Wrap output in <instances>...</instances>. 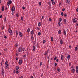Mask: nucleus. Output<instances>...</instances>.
<instances>
[{
  "label": "nucleus",
  "mask_w": 78,
  "mask_h": 78,
  "mask_svg": "<svg viewBox=\"0 0 78 78\" xmlns=\"http://www.w3.org/2000/svg\"><path fill=\"white\" fill-rule=\"evenodd\" d=\"M19 34L20 37H22V36H23V35L22 34V32H20Z\"/></svg>",
  "instance_id": "obj_11"
},
{
  "label": "nucleus",
  "mask_w": 78,
  "mask_h": 78,
  "mask_svg": "<svg viewBox=\"0 0 78 78\" xmlns=\"http://www.w3.org/2000/svg\"><path fill=\"white\" fill-rule=\"evenodd\" d=\"M64 17H67V14L65 13L64 14Z\"/></svg>",
  "instance_id": "obj_28"
},
{
  "label": "nucleus",
  "mask_w": 78,
  "mask_h": 78,
  "mask_svg": "<svg viewBox=\"0 0 78 78\" xmlns=\"http://www.w3.org/2000/svg\"><path fill=\"white\" fill-rule=\"evenodd\" d=\"M8 61L6 60L5 62V65L8 64Z\"/></svg>",
  "instance_id": "obj_49"
},
{
  "label": "nucleus",
  "mask_w": 78,
  "mask_h": 78,
  "mask_svg": "<svg viewBox=\"0 0 78 78\" xmlns=\"http://www.w3.org/2000/svg\"><path fill=\"white\" fill-rule=\"evenodd\" d=\"M16 17H18L19 16V13H17L16 14Z\"/></svg>",
  "instance_id": "obj_45"
},
{
  "label": "nucleus",
  "mask_w": 78,
  "mask_h": 78,
  "mask_svg": "<svg viewBox=\"0 0 78 78\" xmlns=\"http://www.w3.org/2000/svg\"><path fill=\"white\" fill-rule=\"evenodd\" d=\"M76 71L77 73H78V66H76Z\"/></svg>",
  "instance_id": "obj_9"
},
{
  "label": "nucleus",
  "mask_w": 78,
  "mask_h": 78,
  "mask_svg": "<svg viewBox=\"0 0 78 78\" xmlns=\"http://www.w3.org/2000/svg\"><path fill=\"white\" fill-rule=\"evenodd\" d=\"M2 15H0V18H2Z\"/></svg>",
  "instance_id": "obj_63"
},
{
  "label": "nucleus",
  "mask_w": 78,
  "mask_h": 78,
  "mask_svg": "<svg viewBox=\"0 0 78 78\" xmlns=\"http://www.w3.org/2000/svg\"><path fill=\"white\" fill-rule=\"evenodd\" d=\"M52 4L53 5H55V2L54 1L53 2H52Z\"/></svg>",
  "instance_id": "obj_39"
},
{
  "label": "nucleus",
  "mask_w": 78,
  "mask_h": 78,
  "mask_svg": "<svg viewBox=\"0 0 78 78\" xmlns=\"http://www.w3.org/2000/svg\"><path fill=\"white\" fill-rule=\"evenodd\" d=\"M77 20H78L77 18H75L73 19V22L74 23H76V22H77Z\"/></svg>",
  "instance_id": "obj_4"
},
{
  "label": "nucleus",
  "mask_w": 78,
  "mask_h": 78,
  "mask_svg": "<svg viewBox=\"0 0 78 78\" xmlns=\"http://www.w3.org/2000/svg\"><path fill=\"white\" fill-rule=\"evenodd\" d=\"M54 65L55 66H57V63H55Z\"/></svg>",
  "instance_id": "obj_54"
},
{
  "label": "nucleus",
  "mask_w": 78,
  "mask_h": 78,
  "mask_svg": "<svg viewBox=\"0 0 78 78\" xmlns=\"http://www.w3.org/2000/svg\"><path fill=\"white\" fill-rule=\"evenodd\" d=\"M47 51H45V52L44 55V56H46V55H47Z\"/></svg>",
  "instance_id": "obj_37"
},
{
  "label": "nucleus",
  "mask_w": 78,
  "mask_h": 78,
  "mask_svg": "<svg viewBox=\"0 0 78 78\" xmlns=\"http://www.w3.org/2000/svg\"><path fill=\"white\" fill-rule=\"evenodd\" d=\"M66 21H67V20L66 19H64L63 20V22L64 23L66 24V23H67V22H66Z\"/></svg>",
  "instance_id": "obj_17"
},
{
  "label": "nucleus",
  "mask_w": 78,
  "mask_h": 78,
  "mask_svg": "<svg viewBox=\"0 0 78 78\" xmlns=\"http://www.w3.org/2000/svg\"><path fill=\"white\" fill-rule=\"evenodd\" d=\"M47 58H48V62H49V61H50V57H49V56H48H48Z\"/></svg>",
  "instance_id": "obj_19"
},
{
  "label": "nucleus",
  "mask_w": 78,
  "mask_h": 78,
  "mask_svg": "<svg viewBox=\"0 0 78 78\" xmlns=\"http://www.w3.org/2000/svg\"><path fill=\"white\" fill-rule=\"evenodd\" d=\"M63 33L64 35H66V31L64 30V31Z\"/></svg>",
  "instance_id": "obj_31"
},
{
  "label": "nucleus",
  "mask_w": 78,
  "mask_h": 78,
  "mask_svg": "<svg viewBox=\"0 0 78 78\" xmlns=\"http://www.w3.org/2000/svg\"><path fill=\"white\" fill-rule=\"evenodd\" d=\"M38 45H39V44L37 43V47H38Z\"/></svg>",
  "instance_id": "obj_57"
},
{
  "label": "nucleus",
  "mask_w": 78,
  "mask_h": 78,
  "mask_svg": "<svg viewBox=\"0 0 78 78\" xmlns=\"http://www.w3.org/2000/svg\"><path fill=\"white\" fill-rule=\"evenodd\" d=\"M12 3V1L10 0L9 1L7 2V5L8 6H9V5H11Z\"/></svg>",
  "instance_id": "obj_1"
},
{
  "label": "nucleus",
  "mask_w": 78,
  "mask_h": 78,
  "mask_svg": "<svg viewBox=\"0 0 78 78\" xmlns=\"http://www.w3.org/2000/svg\"><path fill=\"white\" fill-rule=\"evenodd\" d=\"M76 11H77V12H78V8H77V9H76Z\"/></svg>",
  "instance_id": "obj_61"
},
{
  "label": "nucleus",
  "mask_w": 78,
  "mask_h": 78,
  "mask_svg": "<svg viewBox=\"0 0 78 78\" xmlns=\"http://www.w3.org/2000/svg\"><path fill=\"white\" fill-rule=\"evenodd\" d=\"M25 51V48H22V51Z\"/></svg>",
  "instance_id": "obj_55"
},
{
  "label": "nucleus",
  "mask_w": 78,
  "mask_h": 78,
  "mask_svg": "<svg viewBox=\"0 0 78 78\" xmlns=\"http://www.w3.org/2000/svg\"><path fill=\"white\" fill-rule=\"evenodd\" d=\"M38 25L39 27H41V22H39L38 23Z\"/></svg>",
  "instance_id": "obj_29"
},
{
  "label": "nucleus",
  "mask_w": 78,
  "mask_h": 78,
  "mask_svg": "<svg viewBox=\"0 0 78 78\" xmlns=\"http://www.w3.org/2000/svg\"><path fill=\"white\" fill-rule=\"evenodd\" d=\"M63 57H64V56H63V55H61V59L62 60V61H63Z\"/></svg>",
  "instance_id": "obj_16"
},
{
  "label": "nucleus",
  "mask_w": 78,
  "mask_h": 78,
  "mask_svg": "<svg viewBox=\"0 0 78 78\" xmlns=\"http://www.w3.org/2000/svg\"><path fill=\"white\" fill-rule=\"evenodd\" d=\"M4 37L5 38V39H7V37H6V36L4 35Z\"/></svg>",
  "instance_id": "obj_42"
},
{
  "label": "nucleus",
  "mask_w": 78,
  "mask_h": 78,
  "mask_svg": "<svg viewBox=\"0 0 78 78\" xmlns=\"http://www.w3.org/2000/svg\"><path fill=\"white\" fill-rule=\"evenodd\" d=\"M62 11H65V8H63L62 9Z\"/></svg>",
  "instance_id": "obj_59"
},
{
  "label": "nucleus",
  "mask_w": 78,
  "mask_h": 78,
  "mask_svg": "<svg viewBox=\"0 0 78 78\" xmlns=\"http://www.w3.org/2000/svg\"><path fill=\"white\" fill-rule=\"evenodd\" d=\"M36 47H35V46H33V50L34 51H35L36 50Z\"/></svg>",
  "instance_id": "obj_6"
},
{
  "label": "nucleus",
  "mask_w": 78,
  "mask_h": 78,
  "mask_svg": "<svg viewBox=\"0 0 78 78\" xmlns=\"http://www.w3.org/2000/svg\"><path fill=\"white\" fill-rule=\"evenodd\" d=\"M31 34H34V31L33 30H32L31 31Z\"/></svg>",
  "instance_id": "obj_27"
},
{
  "label": "nucleus",
  "mask_w": 78,
  "mask_h": 78,
  "mask_svg": "<svg viewBox=\"0 0 78 78\" xmlns=\"http://www.w3.org/2000/svg\"><path fill=\"white\" fill-rule=\"evenodd\" d=\"M27 31L28 33H30V28H28L27 30Z\"/></svg>",
  "instance_id": "obj_23"
},
{
  "label": "nucleus",
  "mask_w": 78,
  "mask_h": 78,
  "mask_svg": "<svg viewBox=\"0 0 78 78\" xmlns=\"http://www.w3.org/2000/svg\"><path fill=\"white\" fill-rule=\"evenodd\" d=\"M49 21H52V19H51V18H50L49 19Z\"/></svg>",
  "instance_id": "obj_41"
},
{
  "label": "nucleus",
  "mask_w": 78,
  "mask_h": 78,
  "mask_svg": "<svg viewBox=\"0 0 78 78\" xmlns=\"http://www.w3.org/2000/svg\"><path fill=\"white\" fill-rule=\"evenodd\" d=\"M38 36H40L41 35V32H38Z\"/></svg>",
  "instance_id": "obj_47"
},
{
  "label": "nucleus",
  "mask_w": 78,
  "mask_h": 78,
  "mask_svg": "<svg viewBox=\"0 0 78 78\" xmlns=\"http://www.w3.org/2000/svg\"><path fill=\"white\" fill-rule=\"evenodd\" d=\"M14 12L13 11H12V15H14Z\"/></svg>",
  "instance_id": "obj_52"
},
{
  "label": "nucleus",
  "mask_w": 78,
  "mask_h": 78,
  "mask_svg": "<svg viewBox=\"0 0 78 78\" xmlns=\"http://www.w3.org/2000/svg\"><path fill=\"white\" fill-rule=\"evenodd\" d=\"M1 74L2 75L4 74V69H3V68H2V69Z\"/></svg>",
  "instance_id": "obj_5"
},
{
  "label": "nucleus",
  "mask_w": 78,
  "mask_h": 78,
  "mask_svg": "<svg viewBox=\"0 0 78 78\" xmlns=\"http://www.w3.org/2000/svg\"><path fill=\"white\" fill-rule=\"evenodd\" d=\"M42 62H41L40 63V66H42Z\"/></svg>",
  "instance_id": "obj_56"
},
{
  "label": "nucleus",
  "mask_w": 78,
  "mask_h": 78,
  "mask_svg": "<svg viewBox=\"0 0 78 78\" xmlns=\"http://www.w3.org/2000/svg\"><path fill=\"white\" fill-rule=\"evenodd\" d=\"M56 59H57V57L56 56L54 58V61H55Z\"/></svg>",
  "instance_id": "obj_32"
},
{
  "label": "nucleus",
  "mask_w": 78,
  "mask_h": 78,
  "mask_svg": "<svg viewBox=\"0 0 78 78\" xmlns=\"http://www.w3.org/2000/svg\"><path fill=\"white\" fill-rule=\"evenodd\" d=\"M70 55H68L67 56V58L69 60L70 59Z\"/></svg>",
  "instance_id": "obj_18"
},
{
  "label": "nucleus",
  "mask_w": 78,
  "mask_h": 78,
  "mask_svg": "<svg viewBox=\"0 0 78 78\" xmlns=\"http://www.w3.org/2000/svg\"><path fill=\"white\" fill-rule=\"evenodd\" d=\"M21 20L22 21H23V18L22 17H21Z\"/></svg>",
  "instance_id": "obj_44"
},
{
  "label": "nucleus",
  "mask_w": 78,
  "mask_h": 78,
  "mask_svg": "<svg viewBox=\"0 0 78 78\" xmlns=\"http://www.w3.org/2000/svg\"><path fill=\"white\" fill-rule=\"evenodd\" d=\"M61 33V30H59L58 31V34H60Z\"/></svg>",
  "instance_id": "obj_38"
},
{
  "label": "nucleus",
  "mask_w": 78,
  "mask_h": 78,
  "mask_svg": "<svg viewBox=\"0 0 78 78\" xmlns=\"http://www.w3.org/2000/svg\"><path fill=\"white\" fill-rule=\"evenodd\" d=\"M56 62H59V59L57 58L56 60Z\"/></svg>",
  "instance_id": "obj_51"
},
{
  "label": "nucleus",
  "mask_w": 78,
  "mask_h": 78,
  "mask_svg": "<svg viewBox=\"0 0 78 78\" xmlns=\"http://www.w3.org/2000/svg\"><path fill=\"white\" fill-rule=\"evenodd\" d=\"M11 10V11H15V7H14V6H13L12 7Z\"/></svg>",
  "instance_id": "obj_7"
},
{
  "label": "nucleus",
  "mask_w": 78,
  "mask_h": 78,
  "mask_svg": "<svg viewBox=\"0 0 78 78\" xmlns=\"http://www.w3.org/2000/svg\"><path fill=\"white\" fill-rule=\"evenodd\" d=\"M4 9H4V6H2V11H4Z\"/></svg>",
  "instance_id": "obj_24"
},
{
  "label": "nucleus",
  "mask_w": 78,
  "mask_h": 78,
  "mask_svg": "<svg viewBox=\"0 0 78 78\" xmlns=\"http://www.w3.org/2000/svg\"><path fill=\"white\" fill-rule=\"evenodd\" d=\"M46 41L45 40H43V44H45V42Z\"/></svg>",
  "instance_id": "obj_34"
},
{
  "label": "nucleus",
  "mask_w": 78,
  "mask_h": 78,
  "mask_svg": "<svg viewBox=\"0 0 78 78\" xmlns=\"http://www.w3.org/2000/svg\"><path fill=\"white\" fill-rule=\"evenodd\" d=\"M61 15L62 16H64V13H63V12H62L61 13Z\"/></svg>",
  "instance_id": "obj_36"
},
{
  "label": "nucleus",
  "mask_w": 78,
  "mask_h": 78,
  "mask_svg": "<svg viewBox=\"0 0 78 78\" xmlns=\"http://www.w3.org/2000/svg\"><path fill=\"white\" fill-rule=\"evenodd\" d=\"M16 56H18V54H17V53L16 54Z\"/></svg>",
  "instance_id": "obj_62"
},
{
  "label": "nucleus",
  "mask_w": 78,
  "mask_h": 78,
  "mask_svg": "<svg viewBox=\"0 0 78 78\" xmlns=\"http://www.w3.org/2000/svg\"><path fill=\"white\" fill-rule=\"evenodd\" d=\"M26 56H27V55H24L23 57H24V58H26Z\"/></svg>",
  "instance_id": "obj_60"
},
{
  "label": "nucleus",
  "mask_w": 78,
  "mask_h": 78,
  "mask_svg": "<svg viewBox=\"0 0 78 78\" xmlns=\"http://www.w3.org/2000/svg\"><path fill=\"white\" fill-rule=\"evenodd\" d=\"M48 5H49L50 6H51V3H50V1H49L48 2Z\"/></svg>",
  "instance_id": "obj_35"
},
{
  "label": "nucleus",
  "mask_w": 78,
  "mask_h": 78,
  "mask_svg": "<svg viewBox=\"0 0 78 78\" xmlns=\"http://www.w3.org/2000/svg\"><path fill=\"white\" fill-rule=\"evenodd\" d=\"M51 41L52 42L53 41V37H52L51 38Z\"/></svg>",
  "instance_id": "obj_30"
},
{
  "label": "nucleus",
  "mask_w": 78,
  "mask_h": 78,
  "mask_svg": "<svg viewBox=\"0 0 78 78\" xmlns=\"http://www.w3.org/2000/svg\"><path fill=\"white\" fill-rule=\"evenodd\" d=\"M62 21V19H61V18H60L59 20V22H61Z\"/></svg>",
  "instance_id": "obj_26"
},
{
  "label": "nucleus",
  "mask_w": 78,
  "mask_h": 78,
  "mask_svg": "<svg viewBox=\"0 0 78 78\" xmlns=\"http://www.w3.org/2000/svg\"><path fill=\"white\" fill-rule=\"evenodd\" d=\"M6 21V17H5L4 18V22H5Z\"/></svg>",
  "instance_id": "obj_43"
},
{
  "label": "nucleus",
  "mask_w": 78,
  "mask_h": 78,
  "mask_svg": "<svg viewBox=\"0 0 78 78\" xmlns=\"http://www.w3.org/2000/svg\"><path fill=\"white\" fill-rule=\"evenodd\" d=\"M60 42V44L61 45H62V44H63V40H62V39H61Z\"/></svg>",
  "instance_id": "obj_10"
},
{
  "label": "nucleus",
  "mask_w": 78,
  "mask_h": 78,
  "mask_svg": "<svg viewBox=\"0 0 78 78\" xmlns=\"http://www.w3.org/2000/svg\"><path fill=\"white\" fill-rule=\"evenodd\" d=\"M15 47H18V43H16L15 44Z\"/></svg>",
  "instance_id": "obj_33"
},
{
  "label": "nucleus",
  "mask_w": 78,
  "mask_h": 78,
  "mask_svg": "<svg viewBox=\"0 0 78 78\" xmlns=\"http://www.w3.org/2000/svg\"><path fill=\"white\" fill-rule=\"evenodd\" d=\"M16 60H18V58L16 57L15 58Z\"/></svg>",
  "instance_id": "obj_64"
},
{
  "label": "nucleus",
  "mask_w": 78,
  "mask_h": 78,
  "mask_svg": "<svg viewBox=\"0 0 78 78\" xmlns=\"http://www.w3.org/2000/svg\"><path fill=\"white\" fill-rule=\"evenodd\" d=\"M39 6H41V5H42V3H41V2H40L39 3Z\"/></svg>",
  "instance_id": "obj_40"
},
{
  "label": "nucleus",
  "mask_w": 78,
  "mask_h": 78,
  "mask_svg": "<svg viewBox=\"0 0 78 78\" xmlns=\"http://www.w3.org/2000/svg\"><path fill=\"white\" fill-rule=\"evenodd\" d=\"M78 46H76L75 47V51H77V50H78Z\"/></svg>",
  "instance_id": "obj_13"
},
{
  "label": "nucleus",
  "mask_w": 78,
  "mask_h": 78,
  "mask_svg": "<svg viewBox=\"0 0 78 78\" xmlns=\"http://www.w3.org/2000/svg\"><path fill=\"white\" fill-rule=\"evenodd\" d=\"M9 66V64L6 65L5 69H7V68H8Z\"/></svg>",
  "instance_id": "obj_22"
},
{
  "label": "nucleus",
  "mask_w": 78,
  "mask_h": 78,
  "mask_svg": "<svg viewBox=\"0 0 78 78\" xmlns=\"http://www.w3.org/2000/svg\"><path fill=\"white\" fill-rule=\"evenodd\" d=\"M73 65L71 66V69H74V67Z\"/></svg>",
  "instance_id": "obj_50"
},
{
  "label": "nucleus",
  "mask_w": 78,
  "mask_h": 78,
  "mask_svg": "<svg viewBox=\"0 0 78 78\" xmlns=\"http://www.w3.org/2000/svg\"><path fill=\"white\" fill-rule=\"evenodd\" d=\"M71 71L72 72V73H75V69H73L71 70Z\"/></svg>",
  "instance_id": "obj_12"
},
{
  "label": "nucleus",
  "mask_w": 78,
  "mask_h": 78,
  "mask_svg": "<svg viewBox=\"0 0 78 78\" xmlns=\"http://www.w3.org/2000/svg\"><path fill=\"white\" fill-rule=\"evenodd\" d=\"M22 47L21 46H19L18 48V51L19 52H20L21 51H22Z\"/></svg>",
  "instance_id": "obj_2"
},
{
  "label": "nucleus",
  "mask_w": 78,
  "mask_h": 78,
  "mask_svg": "<svg viewBox=\"0 0 78 78\" xmlns=\"http://www.w3.org/2000/svg\"><path fill=\"white\" fill-rule=\"evenodd\" d=\"M18 64H19L20 65H21V64H22V60L21 59L18 62Z\"/></svg>",
  "instance_id": "obj_3"
},
{
  "label": "nucleus",
  "mask_w": 78,
  "mask_h": 78,
  "mask_svg": "<svg viewBox=\"0 0 78 78\" xmlns=\"http://www.w3.org/2000/svg\"><path fill=\"white\" fill-rule=\"evenodd\" d=\"M19 73V71H18V70H17L16 71V74H18V73Z\"/></svg>",
  "instance_id": "obj_25"
},
{
  "label": "nucleus",
  "mask_w": 78,
  "mask_h": 78,
  "mask_svg": "<svg viewBox=\"0 0 78 78\" xmlns=\"http://www.w3.org/2000/svg\"><path fill=\"white\" fill-rule=\"evenodd\" d=\"M1 28L2 30H3L4 29V26L3 25V27H1Z\"/></svg>",
  "instance_id": "obj_46"
},
{
  "label": "nucleus",
  "mask_w": 78,
  "mask_h": 78,
  "mask_svg": "<svg viewBox=\"0 0 78 78\" xmlns=\"http://www.w3.org/2000/svg\"><path fill=\"white\" fill-rule=\"evenodd\" d=\"M62 4V0H61L60 2L59 3V5L60 6Z\"/></svg>",
  "instance_id": "obj_15"
},
{
  "label": "nucleus",
  "mask_w": 78,
  "mask_h": 78,
  "mask_svg": "<svg viewBox=\"0 0 78 78\" xmlns=\"http://www.w3.org/2000/svg\"><path fill=\"white\" fill-rule=\"evenodd\" d=\"M22 8V9H23V10H24V9H25V8L24 7H23Z\"/></svg>",
  "instance_id": "obj_53"
},
{
  "label": "nucleus",
  "mask_w": 78,
  "mask_h": 78,
  "mask_svg": "<svg viewBox=\"0 0 78 78\" xmlns=\"http://www.w3.org/2000/svg\"><path fill=\"white\" fill-rule=\"evenodd\" d=\"M58 25L59 26H61V23L60 22L58 23Z\"/></svg>",
  "instance_id": "obj_48"
},
{
  "label": "nucleus",
  "mask_w": 78,
  "mask_h": 78,
  "mask_svg": "<svg viewBox=\"0 0 78 78\" xmlns=\"http://www.w3.org/2000/svg\"><path fill=\"white\" fill-rule=\"evenodd\" d=\"M8 32L9 33H11V32H12V30H11V29L10 28H9L8 29Z\"/></svg>",
  "instance_id": "obj_8"
},
{
  "label": "nucleus",
  "mask_w": 78,
  "mask_h": 78,
  "mask_svg": "<svg viewBox=\"0 0 78 78\" xmlns=\"http://www.w3.org/2000/svg\"><path fill=\"white\" fill-rule=\"evenodd\" d=\"M57 71H58V72H60V71H61V70L60 69V68L58 67L57 68Z\"/></svg>",
  "instance_id": "obj_20"
},
{
  "label": "nucleus",
  "mask_w": 78,
  "mask_h": 78,
  "mask_svg": "<svg viewBox=\"0 0 78 78\" xmlns=\"http://www.w3.org/2000/svg\"><path fill=\"white\" fill-rule=\"evenodd\" d=\"M12 34H13L12 33V32H11V33L10 34V35H11V36H12Z\"/></svg>",
  "instance_id": "obj_58"
},
{
  "label": "nucleus",
  "mask_w": 78,
  "mask_h": 78,
  "mask_svg": "<svg viewBox=\"0 0 78 78\" xmlns=\"http://www.w3.org/2000/svg\"><path fill=\"white\" fill-rule=\"evenodd\" d=\"M15 69L16 70H19V66H16Z\"/></svg>",
  "instance_id": "obj_14"
},
{
  "label": "nucleus",
  "mask_w": 78,
  "mask_h": 78,
  "mask_svg": "<svg viewBox=\"0 0 78 78\" xmlns=\"http://www.w3.org/2000/svg\"><path fill=\"white\" fill-rule=\"evenodd\" d=\"M67 2L68 4H69L70 3V0H67Z\"/></svg>",
  "instance_id": "obj_21"
}]
</instances>
